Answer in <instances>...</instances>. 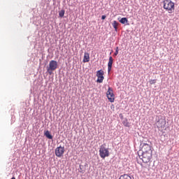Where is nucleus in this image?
<instances>
[{
  "label": "nucleus",
  "instance_id": "obj_1",
  "mask_svg": "<svg viewBox=\"0 0 179 179\" xmlns=\"http://www.w3.org/2000/svg\"><path fill=\"white\" fill-rule=\"evenodd\" d=\"M163 8L165 10H167L169 13H173L175 10V4L171 0H164Z\"/></svg>",
  "mask_w": 179,
  "mask_h": 179
},
{
  "label": "nucleus",
  "instance_id": "obj_2",
  "mask_svg": "<svg viewBox=\"0 0 179 179\" xmlns=\"http://www.w3.org/2000/svg\"><path fill=\"white\" fill-rule=\"evenodd\" d=\"M99 156L101 159L108 157V156H110V151H108V148H106L103 145H101L99 148Z\"/></svg>",
  "mask_w": 179,
  "mask_h": 179
},
{
  "label": "nucleus",
  "instance_id": "obj_3",
  "mask_svg": "<svg viewBox=\"0 0 179 179\" xmlns=\"http://www.w3.org/2000/svg\"><path fill=\"white\" fill-rule=\"evenodd\" d=\"M152 153L149 152H142L141 156H139L140 159L143 163H149L152 160Z\"/></svg>",
  "mask_w": 179,
  "mask_h": 179
},
{
  "label": "nucleus",
  "instance_id": "obj_4",
  "mask_svg": "<svg viewBox=\"0 0 179 179\" xmlns=\"http://www.w3.org/2000/svg\"><path fill=\"white\" fill-rule=\"evenodd\" d=\"M155 125L159 131H163V129L166 128V120L164 118L159 119V120L155 123Z\"/></svg>",
  "mask_w": 179,
  "mask_h": 179
},
{
  "label": "nucleus",
  "instance_id": "obj_5",
  "mask_svg": "<svg viewBox=\"0 0 179 179\" xmlns=\"http://www.w3.org/2000/svg\"><path fill=\"white\" fill-rule=\"evenodd\" d=\"M141 146L142 152L152 153V146L150 145L145 143H141Z\"/></svg>",
  "mask_w": 179,
  "mask_h": 179
},
{
  "label": "nucleus",
  "instance_id": "obj_6",
  "mask_svg": "<svg viewBox=\"0 0 179 179\" xmlns=\"http://www.w3.org/2000/svg\"><path fill=\"white\" fill-rule=\"evenodd\" d=\"M57 68H58V62H57V61L55 60H51L49 63V68L48 69V72L51 74V72H52V71H55Z\"/></svg>",
  "mask_w": 179,
  "mask_h": 179
},
{
  "label": "nucleus",
  "instance_id": "obj_7",
  "mask_svg": "<svg viewBox=\"0 0 179 179\" xmlns=\"http://www.w3.org/2000/svg\"><path fill=\"white\" fill-rule=\"evenodd\" d=\"M65 153V147L59 146L55 149V155L57 157H62Z\"/></svg>",
  "mask_w": 179,
  "mask_h": 179
},
{
  "label": "nucleus",
  "instance_id": "obj_8",
  "mask_svg": "<svg viewBox=\"0 0 179 179\" xmlns=\"http://www.w3.org/2000/svg\"><path fill=\"white\" fill-rule=\"evenodd\" d=\"M96 77L98 78L96 80L97 83H103V80H104V71H97Z\"/></svg>",
  "mask_w": 179,
  "mask_h": 179
},
{
  "label": "nucleus",
  "instance_id": "obj_9",
  "mask_svg": "<svg viewBox=\"0 0 179 179\" xmlns=\"http://www.w3.org/2000/svg\"><path fill=\"white\" fill-rule=\"evenodd\" d=\"M106 96L110 103H114V100H115V98L113 92V89H111V87L108 88L106 92Z\"/></svg>",
  "mask_w": 179,
  "mask_h": 179
},
{
  "label": "nucleus",
  "instance_id": "obj_10",
  "mask_svg": "<svg viewBox=\"0 0 179 179\" xmlns=\"http://www.w3.org/2000/svg\"><path fill=\"white\" fill-rule=\"evenodd\" d=\"M114 61V59H113V57H109V62L108 63V72L110 73L111 71V68H113V62Z\"/></svg>",
  "mask_w": 179,
  "mask_h": 179
},
{
  "label": "nucleus",
  "instance_id": "obj_11",
  "mask_svg": "<svg viewBox=\"0 0 179 179\" xmlns=\"http://www.w3.org/2000/svg\"><path fill=\"white\" fill-rule=\"evenodd\" d=\"M89 61H90V55L87 52H85L83 62L86 63L89 62Z\"/></svg>",
  "mask_w": 179,
  "mask_h": 179
},
{
  "label": "nucleus",
  "instance_id": "obj_12",
  "mask_svg": "<svg viewBox=\"0 0 179 179\" xmlns=\"http://www.w3.org/2000/svg\"><path fill=\"white\" fill-rule=\"evenodd\" d=\"M118 24H120V23H118V22H117L116 20L113 21V22L112 23V26L113 29H115V31L118 30Z\"/></svg>",
  "mask_w": 179,
  "mask_h": 179
},
{
  "label": "nucleus",
  "instance_id": "obj_13",
  "mask_svg": "<svg viewBox=\"0 0 179 179\" xmlns=\"http://www.w3.org/2000/svg\"><path fill=\"white\" fill-rule=\"evenodd\" d=\"M45 136H46V138H48V139H52V135L50 134V131L48 130L45 132Z\"/></svg>",
  "mask_w": 179,
  "mask_h": 179
},
{
  "label": "nucleus",
  "instance_id": "obj_14",
  "mask_svg": "<svg viewBox=\"0 0 179 179\" xmlns=\"http://www.w3.org/2000/svg\"><path fill=\"white\" fill-rule=\"evenodd\" d=\"M119 22L122 23V24H125V23H128V19L127 17H122Z\"/></svg>",
  "mask_w": 179,
  "mask_h": 179
},
{
  "label": "nucleus",
  "instance_id": "obj_15",
  "mask_svg": "<svg viewBox=\"0 0 179 179\" xmlns=\"http://www.w3.org/2000/svg\"><path fill=\"white\" fill-rule=\"evenodd\" d=\"M119 179H132L131 178V176L127 175V174H124V175H122Z\"/></svg>",
  "mask_w": 179,
  "mask_h": 179
},
{
  "label": "nucleus",
  "instance_id": "obj_16",
  "mask_svg": "<svg viewBox=\"0 0 179 179\" xmlns=\"http://www.w3.org/2000/svg\"><path fill=\"white\" fill-rule=\"evenodd\" d=\"M65 15V10H62L59 12V16L62 17Z\"/></svg>",
  "mask_w": 179,
  "mask_h": 179
},
{
  "label": "nucleus",
  "instance_id": "obj_17",
  "mask_svg": "<svg viewBox=\"0 0 179 179\" xmlns=\"http://www.w3.org/2000/svg\"><path fill=\"white\" fill-rule=\"evenodd\" d=\"M123 125H124V127H129V122H128V120H126L125 121L123 122Z\"/></svg>",
  "mask_w": 179,
  "mask_h": 179
},
{
  "label": "nucleus",
  "instance_id": "obj_18",
  "mask_svg": "<svg viewBox=\"0 0 179 179\" xmlns=\"http://www.w3.org/2000/svg\"><path fill=\"white\" fill-rule=\"evenodd\" d=\"M156 83V80H150V85H155Z\"/></svg>",
  "mask_w": 179,
  "mask_h": 179
},
{
  "label": "nucleus",
  "instance_id": "obj_19",
  "mask_svg": "<svg viewBox=\"0 0 179 179\" xmlns=\"http://www.w3.org/2000/svg\"><path fill=\"white\" fill-rule=\"evenodd\" d=\"M115 57H117L118 55V51L115 50V52L113 54Z\"/></svg>",
  "mask_w": 179,
  "mask_h": 179
},
{
  "label": "nucleus",
  "instance_id": "obj_20",
  "mask_svg": "<svg viewBox=\"0 0 179 179\" xmlns=\"http://www.w3.org/2000/svg\"><path fill=\"white\" fill-rule=\"evenodd\" d=\"M106 15H102V17H101L102 20H104V19H106Z\"/></svg>",
  "mask_w": 179,
  "mask_h": 179
},
{
  "label": "nucleus",
  "instance_id": "obj_21",
  "mask_svg": "<svg viewBox=\"0 0 179 179\" xmlns=\"http://www.w3.org/2000/svg\"><path fill=\"white\" fill-rule=\"evenodd\" d=\"M115 51H118V47H116Z\"/></svg>",
  "mask_w": 179,
  "mask_h": 179
},
{
  "label": "nucleus",
  "instance_id": "obj_22",
  "mask_svg": "<svg viewBox=\"0 0 179 179\" xmlns=\"http://www.w3.org/2000/svg\"><path fill=\"white\" fill-rule=\"evenodd\" d=\"M145 169V166H143V169Z\"/></svg>",
  "mask_w": 179,
  "mask_h": 179
}]
</instances>
